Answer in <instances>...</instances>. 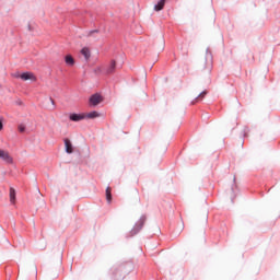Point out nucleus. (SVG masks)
Listing matches in <instances>:
<instances>
[{"instance_id": "nucleus-1", "label": "nucleus", "mask_w": 280, "mask_h": 280, "mask_svg": "<svg viewBox=\"0 0 280 280\" xmlns=\"http://www.w3.org/2000/svg\"><path fill=\"white\" fill-rule=\"evenodd\" d=\"M211 69H213V59L207 54V59L201 61V70L211 73Z\"/></svg>"}, {"instance_id": "nucleus-6", "label": "nucleus", "mask_w": 280, "mask_h": 280, "mask_svg": "<svg viewBox=\"0 0 280 280\" xmlns=\"http://www.w3.org/2000/svg\"><path fill=\"white\" fill-rule=\"evenodd\" d=\"M70 121H82V119H86V115L84 114H71Z\"/></svg>"}, {"instance_id": "nucleus-7", "label": "nucleus", "mask_w": 280, "mask_h": 280, "mask_svg": "<svg viewBox=\"0 0 280 280\" xmlns=\"http://www.w3.org/2000/svg\"><path fill=\"white\" fill-rule=\"evenodd\" d=\"M65 148L67 154H73V144L71 143V140L68 138L65 139Z\"/></svg>"}, {"instance_id": "nucleus-8", "label": "nucleus", "mask_w": 280, "mask_h": 280, "mask_svg": "<svg viewBox=\"0 0 280 280\" xmlns=\"http://www.w3.org/2000/svg\"><path fill=\"white\" fill-rule=\"evenodd\" d=\"M0 159L7 163H12V156H10V153L4 150H0Z\"/></svg>"}, {"instance_id": "nucleus-17", "label": "nucleus", "mask_w": 280, "mask_h": 280, "mask_svg": "<svg viewBox=\"0 0 280 280\" xmlns=\"http://www.w3.org/2000/svg\"><path fill=\"white\" fill-rule=\"evenodd\" d=\"M0 130H3V122L0 120Z\"/></svg>"}, {"instance_id": "nucleus-16", "label": "nucleus", "mask_w": 280, "mask_h": 280, "mask_svg": "<svg viewBox=\"0 0 280 280\" xmlns=\"http://www.w3.org/2000/svg\"><path fill=\"white\" fill-rule=\"evenodd\" d=\"M19 130H20L21 132H25V127H24V125H19Z\"/></svg>"}, {"instance_id": "nucleus-4", "label": "nucleus", "mask_w": 280, "mask_h": 280, "mask_svg": "<svg viewBox=\"0 0 280 280\" xmlns=\"http://www.w3.org/2000/svg\"><path fill=\"white\" fill-rule=\"evenodd\" d=\"M21 80L27 81L31 80L32 82H36V75L32 72H24L20 75Z\"/></svg>"}, {"instance_id": "nucleus-3", "label": "nucleus", "mask_w": 280, "mask_h": 280, "mask_svg": "<svg viewBox=\"0 0 280 280\" xmlns=\"http://www.w3.org/2000/svg\"><path fill=\"white\" fill-rule=\"evenodd\" d=\"M90 104H92V106H97V104H102V95L93 94L90 97Z\"/></svg>"}, {"instance_id": "nucleus-9", "label": "nucleus", "mask_w": 280, "mask_h": 280, "mask_svg": "<svg viewBox=\"0 0 280 280\" xmlns=\"http://www.w3.org/2000/svg\"><path fill=\"white\" fill-rule=\"evenodd\" d=\"M9 198H10L11 205H14L16 202V190L12 187L9 190Z\"/></svg>"}, {"instance_id": "nucleus-15", "label": "nucleus", "mask_w": 280, "mask_h": 280, "mask_svg": "<svg viewBox=\"0 0 280 280\" xmlns=\"http://www.w3.org/2000/svg\"><path fill=\"white\" fill-rule=\"evenodd\" d=\"M207 90H205L203 92H201L198 97L196 98V101L198 102V100H205V97H207Z\"/></svg>"}, {"instance_id": "nucleus-10", "label": "nucleus", "mask_w": 280, "mask_h": 280, "mask_svg": "<svg viewBox=\"0 0 280 280\" xmlns=\"http://www.w3.org/2000/svg\"><path fill=\"white\" fill-rule=\"evenodd\" d=\"M65 62L68 65V67H73V65H75V59H73V56L67 55L65 57Z\"/></svg>"}, {"instance_id": "nucleus-12", "label": "nucleus", "mask_w": 280, "mask_h": 280, "mask_svg": "<svg viewBox=\"0 0 280 280\" xmlns=\"http://www.w3.org/2000/svg\"><path fill=\"white\" fill-rule=\"evenodd\" d=\"M105 194H106V200H107L108 205H110V202H113V194H112L110 186H108L106 188V192Z\"/></svg>"}, {"instance_id": "nucleus-5", "label": "nucleus", "mask_w": 280, "mask_h": 280, "mask_svg": "<svg viewBox=\"0 0 280 280\" xmlns=\"http://www.w3.org/2000/svg\"><path fill=\"white\" fill-rule=\"evenodd\" d=\"M115 69H117V62L115 60H112L109 66L106 68L105 73L107 75H110V73H115Z\"/></svg>"}, {"instance_id": "nucleus-14", "label": "nucleus", "mask_w": 280, "mask_h": 280, "mask_svg": "<svg viewBox=\"0 0 280 280\" xmlns=\"http://www.w3.org/2000/svg\"><path fill=\"white\" fill-rule=\"evenodd\" d=\"M85 117H88V119H95V118L100 117V113L91 112V113L86 114Z\"/></svg>"}, {"instance_id": "nucleus-2", "label": "nucleus", "mask_w": 280, "mask_h": 280, "mask_svg": "<svg viewBox=\"0 0 280 280\" xmlns=\"http://www.w3.org/2000/svg\"><path fill=\"white\" fill-rule=\"evenodd\" d=\"M143 224H145V217H141L140 220L136 223L131 231V235H137V233L143 229Z\"/></svg>"}, {"instance_id": "nucleus-13", "label": "nucleus", "mask_w": 280, "mask_h": 280, "mask_svg": "<svg viewBox=\"0 0 280 280\" xmlns=\"http://www.w3.org/2000/svg\"><path fill=\"white\" fill-rule=\"evenodd\" d=\"M81 54L82 56H84L85 60H89L91 58V50L86 47L81 49Z\"/></svg>"}, {"instance_id": "nucleus-11", "label": "nucleus", "mask_w": 280, "mask_h": 280, "mask_svg": "<svg viewBox=\"0 0 280 280\" xmlns=\"http://www.w3.org/2000/svg\"><path fill=\"white\" fill-rule=\"evenodd\" d=\"M163 8H165V0H160V1L154 5L155 12H161V10H163Z\"/></svg>"}]
</instances>
